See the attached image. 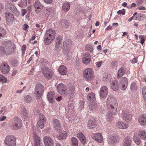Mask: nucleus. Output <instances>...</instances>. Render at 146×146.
<instances>
[{
  "mask_svg": "<svg viewBox=\"0 0 146 146\" xmlns=\"http://www.w3.org/2000/svg\"><path fill=\"white\" fill-rule=\"evenodd\" d=\"M5 47H3L0 49V54H10L13 53L16 48V46L13 42L10 41H5L3 43Z\"/></svg>",
  "mask_w": 146,
  "mask_h": 146,
  "instance_id": "obj_1",
  "label": "nucleus"
},
{
  "mask_svg": "<svg viewBox=\"0 0 146 146\" xmlns=\"http://www.w3.org/2000/svg\"><path fill=\"white\" fill-rule=\"evenodd\" d=\"M107 106L110 111V113L115 115L116 112L117 104L116 100L111 96H109L108 98L107 101Z\"/></svg>",
  "mask_w": 146,
  "mask_h": 146,
  "instance_id": "obj_2",
  "label": "nucleus"
},
{
  "mask_svg": "<svg viewBox=\"0 0 146 146\" xmlns=\"http://www.w3.org/2000/svg\"><path fill=\"white\" fill-rule=\"evenodd\" d=\"M55 31L52 29L47 30L44 36V41L46 44H50L54 39L55 36Z\"/></svg>",
  "mask_w": 146,
  "mask_h": 146,
  "instance_id": "obj_3",
  "label": "nucleus"
},
{
  "mask_svg": "<svg viewBox=\"0 0 146 146\" xmlns=\"http://www.w3.org/2000/svg\"><path fill=\"white\" fill-rule=\"evenodd\" d=\"M16 139V137L13 135H8L5 139L4 144L7 146H15Z\"/></svg>",
  "mask_w": 146,
  "mask_h": 146,
  "instance_id": "obj_4",
  "label": "nucleus"
},
{
  "mask_svg": "<svg viewBox=\"0 0 146 146\" xmlns=\"http://www.w3.org/2000/svg\"><path fill=\"white\" fill-rule=\"evenodd\" d=\"M43 86L42 84H37L35 88V94L36 99H39L44 92Z\"/></svg>",
  "mask_w": 146,
  "mask_h": 146,
  "instance_id": "obj_5",
  "label": "nucleus"
},
{
  "mask_svg": "<svg viewBox=\"0 0 146 146\" xmlns=\"http://www.w3.org/2000/svg\"><path fill=\"white\" fill-rule=\"evenodd\" d=\"M94 71L90 68L86 69L83 72V77L87 80H90L93 79L94 76Z\"/></svg>",
  "mask_w": 146,
  "mask_h": 146,
  "instance_id": "obj_6",
  "label": "nucleus"
},
{
  "mask_svg": "<svg viewBox=\"0 0 146 146\" xmlns=\"http://www.w3.org/2000/svg\"><path fill=\"white\" fill-rule=\"evenodd\" d=\"M22 125V121L19 117H17L14 118V120L11 128L16 130L20 129Z\"/></svg>",
  "mask_w": 146,
  "mask_h": 146,
  "instance_id": "obj_7",
  "label": "nucleus"
},
{
  "mask_svg": "<svg viewBox=\"0 0 146 146\" xmlns=\"http://www.w3.org/2000/svg\"><path fill=\"white\" fill-rule=\"evenodd\" d=\"M46 118L42 113L39 114L38 121L37 123V127L38 128L43 129L44 127V123L45 122Z\"/></svg>",
  "mask_w": 146,
  "mask_h": 146,
  "instance_id": "obj_8",
  "label": "nucleus"
},
{
  "mask_svg": "<svg viewBox=\"0 0 146 146\" xmlns=\"http://www.w3.org/2000/svg\"><path fill=\"white\" fill-rule=\"evenodd\" d=\"M119 85L121 86V90H125L127 88L128 85V80L125 77H122L119 80Z\"/></svg>",
  "mask_w": 146,
  "mask_h": 146,
  "instance_id": "obj_9",
  "label": "nucleus"
},
{
  "mask_svg": "<svg viewBox=\"0 0 146 146\" xmlns=\"http://www.w3.org/2000/svg\"><path fill=\"white\" fill-rule=\"evenodd\" d=\"M57 90L58 92L61 94L65 95L67 92L66 86L62 83H60L58 85Z\"/></svg>",
  "mask_w": 146,
  "mask_h": 146,
  "instance_id": "obj_10",
  "label": "nucleus"
},
{
  "mask_svg": "<svg viewBox=\"0 0 146 146\" xmlns=\"http://www.w3.org/2000/svg\"><path fill=\"white\" fill-rule=\"evenodd\" d=\"M6 8L10 9L14 14L15 15H19V12L15 7L12 4L8 3L6 5Z\"/></svg>",
  "mask_w": 146,
  "mask_h": 146,
  "instance_id": "obj_11",
  "label": "nucleus"
},
{
  "mask_svg": "<svg viewBox=\"0 0 146 146\" xmlns=\"http://www.w3.org/2000/svg\"><path fill=\"white\" fill-rule=\"evenodd\" d=\"M108 93V89L106 86H103L102 87L100 90V95L101 98L106 97Z\"/></svg>",
  "mask_w": 146,
  "mask_h": 146,
  "instance_id": "obj_12",
  "label": "nucleus"
},
{
  "mask_svg": "<svg viewBox=\"0 0 146 146\" xmlns=\"http://www.w3.org/2000/svg\"><path fill=\"white\" fill-rule=\"evenodd\" d=\"M42 71L46 79H49L52 78V73L51 70L49 69L47 67L44 68Z\"/></svg>",
  "mask_w": 146,
  "mask_h": 146,
  "instance_id": "obj_13",
  "label": "nucleus"
},
{
  "mask_svg": "<svg viewBox=\"0 0 146 146\" xmlns=\"http://www.w3.org/2000/svg\"><path fill=\"white\" fill-rule=\"evenodd\" d=\"M10 67L7 63L2 64L0 66V70L3 74H7L9 72Z\"/></svg>",
  "mask_w": 146,
  "mask_h": 146,
  "instance_id": "obj_14",
  "label": "nucleus"
},
{
  "mask_svg": "<svg viewBox=\"0 0 146 146\" xmlns=\"http://www.w3.org/2000/svg\"><path fill=\"white\" fill-rule=\"evenodd\" d=\"M83 63L86 65L88 64L91 61L90 55L89 52H86L82 58Z\"/></svg>",
  "mask_w": 146,
  "mask_h": 146,
  "instance_id": "obj_15",
  "label": "nucleus"
},
{
  "mask_svg": "<svg viewBox=\"0 0 146 146\" xmlns=\"http://www.w3.org/2000/svg\"><path fill=\"white\" fill-rule=\"evenodd\" d=\"M5 16L6 19L7 23L9 25H11L14 19L13 14L11 13H5Z\"/></svg>",
  "mask_w": 146,
  "mask_h": 146,
  "instance_id": "obj_16",
  "label": "nucleus"
},
{
  "mask_svg": "<svg viewBox=\"0 0 146 146\" xmlns=\"http://www.w3.org/2000/svg\"><path fill=\"white\" fill-rule=\"evenodd\" d=\"M44 142L46 146H53L54 145L52 139L46 136L44 137Z\"/></svg>",
  "mask_w": 146,
  "mask_h": 146,
  "instance_id": "obj_17",
  "label": "nucleus"
},
{
  "mask_svg": "<svg viewBox=\"0 0 146 146\" xmlns=\"http://www.w3.org/2000/svg\"><path fill=\"white\" fill-rule=\"evenodd\" d=\"M33 136L35 146H40L41 139L35 133H33Z\"/></svg>",
  "mask_w": 146,
  "mask_h": 146,
  "instance_id": "obj_18",
  "label": "nucleus"
},
{
  "mask_svg": "<svg viewBox=\"0 0 146 146\" xmlns=\"http://www.w3.org/2000/svg\"><path fill=\"white\" fill-rule=\"evenodd\" d=\"M55 93L52 91L48 92L47 94V98L49 102L51 103H54L55 102L54 99Z\"/></svg>",
  "mask_w": 146,
  "mask_h": 146,
  "instance_id": "obj_19",
  "label": "nucleus"
},
{
  "mask_svg": "<svg viewBox=\"0 0 146 146\" xmlns=\"http://www.w3.org/2000/svg\"><path fill=\"white\" fill-rule=\"evenodd\" d=\"M123 119L127 122H130L132 119V116L129 113L125 112H123L122 113Z\"/></svg>",
  "mask_w": 146,
  "mask_h": 146,
  "instance_id": "obj_20",
  "label": "nucleus"
},
{
  "mask_svg": "<svg viewBox=\"0 0 146 146\" xmlns=\"http://www.w3.org/2000/svg\"><path fill=\"white\" fill-rule=\"evenodd\" d=\"M95 121L93 118L90 119L87 123V127L89 129H92L95 126Z\"/></svg>",
  "mask_w": 146,
  "mask_h": 146,
  "instance_id": "obj_21",
  "label": "nucleus"
},
{
  "mask_svg": "<svg viewBox=\"0 0 146 146\" xmlns=\"http://www.w3.org/2000/svg\"><path fill=\"white\" fill-rule=\"evenodd\" d=\"M36 12L38 13L43 8V6L38 1H36L33 4Z\"/></svg>",
  "mask_w": 146,
  "mask_h": 146,
  "instance_id": "obj_22",
  "label": "nucleus"
},
{
  "mask_svg": "<svg viewBox=\"0 0 146 146\" xmlns=\"http://www.w3.org/2000/svg\"><path fill=\"white\" fill-rule=\"evenodd\" d=\"M53 126L57 130H60L61 125L59 121L57 119H54L52 120Z\"/></svg>",
  "mask_w": 146,
  "mask_h": 146,
  "instance_id": "obj_23",
  "label": "nucleus"
},
{
  "mask_svg": "<svg viewBox=\"0 0 146 146\" xmlns=\"http://www.w3.org/2000/svg\"><path fill=\"white\" fill-rule=\"evenodd\" d=\"M131 138L127 137L124 139L122 142V145L123 146H131Z\"/></svg>",
  "mask_w": 146,
  "mask_h": 146,
  "instance_id": "obj_24",
  "label": "nucleus"
},
{
  "mask_svg": "<svg viewBox=\"0 0 146 146\" xmlns=\"http://www.w3.org/2000/svg\"><path fill=\"white\" fill-rule=\"evenodd\" d=\"M92 138L99 143H102L103 141V137L101 133H96Z\"/></svg>",
  "mask_w": 146,
  "mask_h": 146,
  "instance_id": "obj_25",
  "label": "nucleus"
},
{
  "mask_svg": "<svg viewBox=\"0 0 146 146\" xmlns=\"http://www.w3.org/2000/svg\"><path fill=\"white\" fill-rule=\"evenodd\" d=\"M138 121L141 125H146V114L141 115L139 118Z\"/></svg>",
  "mask_w": 146,
  "mask_h": 146,
  "instance_id": "obj_26",
  "label": "nucleus"
},
{
  "mask_svg": "<svg viewBox=\"0 0 146 146\" xmlns=\"http://www.w3.org/2000/svg\"><path fill=\"white\" fill-rule=\"evenodd\" d=\"M58 71L59 73L62 75H65L67 72V70L66 67L64 65L60 66Z\"/></svg>",
  "mask_w": 146,
  "mask_h": 146,
  "instance_id": "obj_27",
  "label": "nucleus"
},
{
  "mask_svg": "<svg viewBox=\"0 0 146 146\" xmlns=\"http://www.w3.org/2000/svg\"><path fill=\"white\" fill-rule=\"evenodd\" d=\"M118 81L117 80H114L112 81V84H111V88L114 91L118 90L119 87L118 85Z\"/></svg>",
  "mask_w": 146,
  "mask_h": 146,
  "instance_id": "obj_28",
  "label": "nucleus"
},
{
  "mask_svg": "<svg viewBox=\"0 0 146 146\" xmlns=\"http://www.w3.org/2000/svg\"><path fill=\"white\" fill-rule=\"evenodd\" d=\"M21 114L22 117L27 118V111L25 107L22 106L20 108Z\"/></svg>",
  "mask_w": 146,
  "mask_h": 146,
  "instance_id": "obj_29",
  "label": "nucleus"
},
{
  "mask_svg": "<svg viewBox=\"0 0 146 146\" xmlns=\"http://www.w3.org/2000/svg\"><path fill=\"white\" fill-rule=\"evenodd\" d=\"M62 39L60 36L57 37L56 39V48H58L62 46Z\"/></svg>",
  "mask_w": 146,
  "mask_h": 146,
  "instance_id": "obj_30",
  "label": "nucleus"
},
{
  "mask_svg": "<svg viewBox=\"0 0 146 146\" xmlns=\"http://www.w3.org/2000/svg\"><path fill=\"white\" fill-rule=\"evenodd\" d=\"M63 53L67 57L68 59L70 58V48H63Z\"/></svg>",
  "mask_w": 146,
  "mask_h": 146,
  "instance_id": "obj_31",
  "label": "nucleus"
},
{
  "mask_svg": "<svg viewBox=\"0 0 146 146\" xmlns=\"http://www.w3.org/2000/svg\"><path fill=\"white\" fill-rule=\"evenodd\" d=\"M125 71L123 68L122 67L119 69L118 71L117 78L119 79L122 77L125 73Z\"/></svg>",
  "mask_w": 146,
  "mask_h": 146,
  "instance_id": "obj_32",
  "label": "nucleus"
},
{
  "mask_svg": "<svg viewBox=\"0 0 146 146\" xmlns=\"http://www.w3.org/2000/svg\"><path fill=\"white\" fill-rule=\"evenodd\" d=\"M72 44V41L70 40H67L63 43V47L67 48H70V46Z\"/></svg>",
  "mask_w": 146,
  "mask_h": 146,
  "instance_id": "obj_33",
  "label": "nucleus"
},
{
  "mask_svg": "<svg viewBox=\"0 0 146 146\" xmlns=\"http://www.w3.org/2000/svg\"><path fill=\"white\" fill-rule=\"evenodd\" d=\"M70 4L68 3H65L63 4L62 6V9L66 12L68 11L70 8Z\"/></svg>",
  "mask_w": 146,
  "mask_h": 146,
  "instance_id": "obj_34",
  "label": "nucleus"
},
{
  "mask_svg": "<svg viewBox=\"0 0 146 146\" xmlns=\"http://www.w3.org/2000/svg\"><path fill=\"white\" fill-rule=\"evenodd\" d=\"M117 125L119 128L121 129H125L127 127L126 124H124L121 121L117 122Z\"/></svg>",
  "mask_w": 146,
  "mask_h": 146,
  "instance_id": "obj_35",
  "label": "nucleus"
},
{
  "mask_svg": "<svg viewBox=\"0 0 146 146\" xmlns=\"http://www.w3.org/2000/svg\"><path fill=\"white\" fill-rule=\"evenodd\" d=\"M87 99L91 102H93L95 100V94L93 93L89 94L87 96Z\"/></svg>",
  "mask_w": 146,
  "mask_h": 146,
  "instance_id": "obj_36",
  "label": "nucleus"
},
{
  "mask_svg": "<svg viewBox=\"0 0 146 146\" xmlns=\"http://www.w3.org/2000/svg\"><path fill=\"white\" fill-rule=\"evenodd\" d=\"M146 18L145 15L144 14H138L136 17H135V18L134 19L135 20L141 21L143 20Z\"/></svg>",
  "mask_w": 146,
  "mask_h": 146,
  "instance_id": "obj_37",
  "label": "nucleus"
},
{
  "mask_svg": "<svg viewBox=\"0 0 146 146\" xmlns=\"http://www.w3.org/2000/svg\"><path fill=\"white\" fill-rule=\"evenodd\" d=\"M67 136V134L65 131H63L59 134L58 135V138L60 140H61L66 138Z\"/></svg>",
  "mask_w": 146,
  "mask_h": 146,
  "instance_id": "obj_38",
  "label": "nucleus"
},
{
  "mask_svg": "<svg viewBox=\"0 0 146 146\" xmlns=\"http://www.w3.org/2000/svg\"><path fill=\"white\" fill-rule=\"evenodd\" d=\"M111 76L110 74H105L103 77V79L105 82H108L111 80Z\"/></svg>",
  "mask_w": 146,
  "mask_h": 146,
  "instance_id": "obj_39",
  "label": "nucleus"
},
{
  "mask_svg": "<svg viewBox=\"0 0 146 146\" xmlns=\"http://www.w3.org/2000/svg\"><path fill=\"white\" fill-rule=\"evenodd\" d=\"M24 101L27 103H30L32 100L31 97L29 95H27L24 97Z\"/></svg>",
  "mask_w": 146,
  "mask_h": 146,
  "instance_id": "obj_40",
  "label": "nucleus"
},
{
  "mask_svg": "<svg viewBox=\"0 0 146 146\" xmlns=\"http://www.w3.org/2000/svg\"><path fill=\"white\" fill-rule=\"evenodd\" d=\"M139 135L141 139L146 140V133L145 131H140L139 133Z\"/></svg>",
  "mask_w": 146,
  "mask_h": 146,
  "instance_id": "obj_41",
  "label": "nucleus"
},
{
  "mask_svg": "<svg viewBox=\"0 0 146 146\" xmlns=\"http://www.w3.org/2000/svg\"><path fill=\"white\" fill-rule=\"evenodd\" d=\"M72 146H77L78 145V140L75 137H73L71 139Z\"/></svg>",
  "mask_w": 146,
  "mask_h": 146,
  "instance_id": "obj_42",
  "label": "nucleus"
},
{
  "mask_svg": "<svg viewBox=\"0 0 146 146\" xmlns=\"http://www.w3.org/2000/svg\"><path fill=\"white\" fill-rule=\"evenodd\" d=\"M133 139L134 141L137 145H139V144L140 141V139L139 137H137L135 135V133L134 134Z\"/></svg>",
  "mask_w": 146,
  "mask_h": 146,
  "instance_id": "obj_43",
  "label": "nucleus"
},
{
  "mask_svg": "<svg viewBox=\"0 0 146 146\" xmlns=\"http://www.w3.org/2000/svg\"><path fill=\"white\" fill-rule=\"evenodd\" d=\"M75 88L73 86H71L69 88V92L71 95L74 94V93Z\"/></svg>",
  "mask_w": 146,
  "mask_h": 146,
  "instance_id": "obj_44",
  "label": "nucleus"
},
{
  "mask_svg": "<svg viewBox=\"0 0 146 146\" xmlns=\"http://www.w3.org/2000/svg\"><path fill=\"white\" fill-rule=\"evenodd\" d=\"M117 142V140L116 137L114 136H112L109 140V142L110 143L113 144L116 143Z\"/></svg>",
  "mask_w": 146,
  "mask_h": 146,
  "instance_id": "obj_45",
  "label": "nucleus"
},
{
  "mask_svg": "<svg viewBox=\"0 0 146 146\" xmlns=\"http://www.w3.org/2000/svg\"><path fill=\"white\" fill-rule=\"evenodd\" d=\"M6 34V32L5 30L2 28L0 27V38L1 37H3Z\"/></svg>",
  "mask_w": 146,
  "mask_h": 146,
  "instance_id": "obj_46",
  "label": "nucleus"
},
{
  "mask_svg": "<svg viewBox=\"0 0 146 146\" xmlns=\"http://www.w3.org/2000/svg\"><path fill=\"white\" fill-rule=\"evenodd\" d=\"M7 81V79L4 76L0 74V81L3 84L6 83Z\"/></svg>",
  "mask_w": 146,
  "mask_h": 146,
  "instance_id": "obj_47",
  "label": "nucleus"
},
{
  "mask_svg": "<svg viewBox=\"0 0 146 146\" xmlns=\"http://www.w3.org/2000/svg\"><path fill=\"white\" fill-rule=\"evenodd\" d=\"M86 48L88 51L92 52L93 51V49L91 45L88 44L86 46Z\"/></svg>",
  "mask_w": 146,
  "mask_h": 146,
  "instance_id": "obj_48",
  "label": "nucleus"
},
{
  "mask_svg": "<svg viewBox=\"0 0 146 146\" xmlns=\"http://www.w3.org/2000/svg\"><path fill=\"white\" fill-rule=\"evenodd\" d=\"M137 88V85L135 82H133L132 83L131 86V88L132 90H135Z\"/></svg>",
  "mask_w": 146,
  "mask_h": 146,
  "instance_id": "obj_49",
  "label": "nucleus"
},
{
  "mask_svg": "<svg viewBox=\"0 0 146 146\" xmlns=\"http://www.w3.org/2000/svg\"><path fill=\"white\" fill-rule=\"evenodd\" d=\"M79 139L80 140L82 143L83 144H84L86 142V138L84 135L83 137L82 136L81 138H79Z\"/></svg>",
  "mask_w": 146,
  "mask_h": 146,
  "instance_id": "obj_50",
  "label": "nucleus"
},
{
  "mask_svg": "<svg viewBox=\"0 0 146 146\" xmlns=\"http://www.w3.org/2000/svg\"><path fill=\"white\" fill-rule=\"evenodd\" d=\"M139 38L140 40V43L143 44L145 41L143 35H141L139 36Z\"/></svg>",
  "mask_w": 146,
  "mask_h": 146,
  "instance_id": "obj_51",
  "label": "nucleus"
},
{
  "mask_svg": "<svg viewBox=\"0 0 146 146\" xmlns=\"http://www.w3.org/2000/svg\"><path fill=\"white\" fill-rule=\"evenodd\" d=\"M6 108L5 107H4L0 110V115L1 114H4L5 112Z\"/></svg>",
  "mask_w": 146,
  "mask_h": 146,
  "instance_id": "obj_52",
  "label": "nucleus"
},
{
  "mask_svg": "<svg viewBox=\"0 0 146 146\" xmlns=\"http://www.w3.org/2000/svg\"><path fill=\"white\" fill-rule=\"evenodd\" d=\"M117 13L118 14L124 15L125 14V11L124 9H123V10H119L117 11Z\"/></svg>",
  "mask_w": 146,
  "mask_h": 146,
  "instance_id": "obj_53",
  "label": "nucleus"
},
{
  "mask_svg": "<svg viewBox=\"0 0 146 146\" xmlns=\"http://www.w3.org/2000/svg\"><path fill=\"white\" fill-rule=\"evenodd\" d=\"M51 8L46 9L44 10V12L46 13L48 15L50 14V12L51 11Z\"/></svg>",
  "mask_w": 146,
  "mask_h": 146,
  "instance_id": "obj_54",
  "label": "nucleus"
},
{
  "mask_svg": "<svg viewBox=\"0 0 146 146\" xmlns=\"http://www.w3.org/2000/svg\"><path fill=\"white\" fill-rule=\"evenodd\" d=\"M26 49V46L25 45H23L22 47V54H24L25 51Z\"/></svg>",
  "mask_w": 146,
  "mask_h": 146,
  "instance_id": "obj_55",
  "label": "nucleus"
},
{
  "mask_svg": "<svg viewBox=\"0 0 146 146\" xmlns=\"http://www.w3.org/2000/svg\"><path fill=\"white\" fill-rule=\"evenodd\" d=\"M43 0L44 1V2L45 3H46L47 4L51 3L53 1V0Z\"/></svg>",
  "mask_w": 146,
  "mask_h": 146,
  "instance_id": "obj_56",
  "label": "nucleus"
},
{
  "mask_svg": "<svg viewBox=\"0 0 146 146\" xmlns=\"http://www.w3.org/2000/svg\"><path fill=\"white\" fill-rule=\"evenodd\" d=\"M102 62V61H100L97 62L96 63V66L98 68H99L101 66Z\"/></svg>",
  "mask_w": 146,
  "mask_h": 146,
  "instance_id": "obj_57",
  "label": "nucleus"
},
{
  "mask_svg": "<svg viewBox=\"0 0 146 146\" xmlns=\"http://www.w3.org/2000/svg\"><path fill=\"white\" fill-rule=\"evenodd\" d=\"M77 136L78 138H81L82 136L83 137V134L82 133H79L77 134Z\"/></svg>",
  "mask_w": 146,
  "mask_h": 146,
  "instance_id": "obj_58",
  "label": "nucleus"
},
{
  "mask_svg": "<svg viewBox=\"0 0 146 146\" xmlns=\"http://www.w3.org/2000/svg\"><path fill=\"white\" fill-rule=\"evenodd\" d=\"M143 94H146V86L144 87L142 90Z\"/></svg>",
  "mask_w": 146,
  "mask_h": 146,
  "instance_id": "obj_59",
  "label": "nucleus"
},
{
  "mask_svg": "<svg viewBox=\"0 0 146 146\" xmlns=\"http://www.w3.org/2000/svg\"><path fill=\"white\" fill-rule=\"evenodd\" d=\"M39 112V110L38 109H35V110L34 113L35 115H37L38 114Z\"/></svg>",
  "mask_w": 146,
  "mask_h": 146,
  "instance_id": "obj_60",
  "label": "nucleus"
},
{
  "mask_svg": "<svg viewBox=\"0 0 146 146\" xmlns=\"http://www.w3.org/2000/svg\"><path fill=\"white\" fill-rule=\"evenodd\" d=\"M138 9L139 10H145L146 9V8L144 7L140 6Z\"/></svg>",
  "mask_w": 146,
  "mask_h": 146,
  "instance_id": "obj_61",
  "label": "nucleus"
},
{
  "mask_svg": "<svg viewBox=\"0 0 146 146\" xmlns=\"http://www.w3.org/2000/svg\"><path fill=\"white\" fill-rule=\"evenodd\" d=\"M137 59L136 58H134L131 60V62L133 63H135L137 62Z\"/></svg>",
  "mask_w": 146,
  "mask_h": 146,
  "instance_id": "obj_62",
  "label": "nucleus"
},
{
  "mask_svg": "<svg viewBox=\"0 0 146 146\" xmlns=\"http://www.w3.org/2000/svg\"><path fill=\"white\" fill-rule=\"evenodd\" d=\"M26 13V11L25 9H22V16H24Z\"/></svg>",
  "mask_w": 146,
  "mask_h": 146,
  "instance_id": "obj_63",
  "label": "nucleus"
},
{
  "mask_svg": "<svg viewBox=\"0 0 146 146\" xmlns=\"http://www.w3.org/2000/svg\"><path fill=\"white\" fill-rule=\"evenodd\" d=\"M29 27L26 24H25L23 27V29L24 30H26Z\"/></svg>",
  "mask_w": 146,
  "mask_h": 146,
  "instance_id": "obj_64",
  "label": "nucleus"
}]
</instances>
